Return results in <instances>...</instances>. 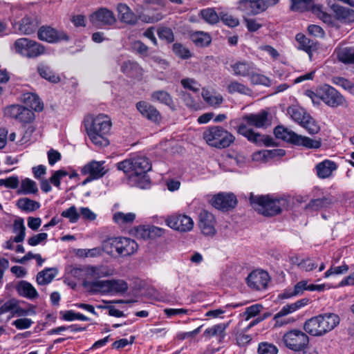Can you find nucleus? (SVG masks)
Segmentation results:
<instances>
[{"label": "nucleus", "instance_id": "nucleus-21", "mask_svg": "<svg viewBox=\"0 0 354 354\" xmlns=\"http://www.w3.org/2000/svg\"><path fill=\"white\" fill-rule=\"evenodd\" d=\"M198 225L202 233L205 236H213L216 233L214 216L207 210H202L198 216Z\"/></svg>", "mask_w": 354, "mask_h": 354}, {"label": "nucleus", "instance_id": "nucleus-58", "mask_svg": "<svg viewBox=\"0 0 354 354\" xmlns=\"http://www.w3.org/2000/svg\"><path fill=\"white\" fill-rule=\"evenodd\" d=\"M68 175V173L63 169L55 171L49 178L50 182L57 188L60 189L61 180L62 178Z\"/></svg>", "mask_w": 354, "mask_h": 354}, {"label": "nucleus", "instance_id": "nucleus-30", "mask_svg": "<svg viewBox=\"0 0 354 354\" xmlns=\"http://www.w3.org/2000/svg\"><path fill=\"white\" fill-rule=\"evenodd\" d=\"M228 324L221 323L205 329L203 336L206 338L216 337L218 342H222L226 336L225 330Z\"/></svg>", "mask_w": 354, "mask_h": 354}, {"label": "nucleus", "instance_id": "nucleus-41", "mask_svg": "<svg viewBox=\"0 0 354 354\" xmlns=\"http://www.w3.org/2000/svg\"><path fill=\"white\" fill-rule=\"evenodd\" d=\"M12 231L14 233L17 234V236L14 237L15 243H21L24 240L26 236V227L22 218H18L15 220L12 226Z\"/></svg>", "mask_w": 354, "mask_h": 354}, {"label": "nucleus", "instance_id": "nucleus-13", "mask_svg": "<svg viewBox=\"0 0 354 354\" xmlns=\"http://www.w3.org/2000/svg\"><path fill=\"white\" fill-rule=\"evenodd\" d=\"M6 116L14 118L22 124L31 123L35 120V113L32 110L22 105L12 104L4 110Z\"/></svg>", "mask_w": 354, "mask_h": 354}, {"label": "nucleus", "instance_id": "nucleus-40", "mask_svg": "<svg viewBox=\"0 0 354 354\" xmlns=\"http://www.w3.org/2000/svg\"><path fill=\"white\" fill-rule=\"evenodd\" d=\"M190 38L193 43L198 47L207 46L212 41L210 35L202 31L193 32Z\"/></svg>", "mask_w": 354, "mask_h": 354}, {"label": "nucleus", "instance_id": "nucleus-12", "mask_svg": "<svg viewBox=\"0 0 354 354\" xmlns=\"http://www.w3.org/2000/svg\"><path fill=\"white\" fill-rule=\"evenodd\" d=\"M236 131L239 134L246 138L248 141L258 146L265 145L270 147L274 145V141L271 136L255 132L252 129L248 127L244 123L240 124L237 127Z\"/></svg>", "mask_w": 354, "mask_h": 354}, {"label": "nucleus", "instance_id": "nucleus-18", "mask_svg": "<svg viewBox=\"0 0 354 354\" xmlns=\"http://www.w3.org/2000/svg\"><path fill=\"white\" fill-rule=\"evenodd\" d=\"M37 37L39 40L48 43H57L60 41L68 40V36L66 32L48 26H42L38 29Z\"/></svg>", "mask_w": 354, "mask_h": 354}, {"label": "nucleus", "instance_id": "nucleus-39", "mask_svg": "<svg viewBox=\"0 0 354 354\" xmlns=\"http://www.w3.org/2000/svg\"><path fill=\"white\" fill-rule=\"evenodd\" d=\"M55 268H45L38 272L37 275V282L39 285H46L50 283L57 274Z\"/></svg>", "mask_w": 354, "mask_h": 354}, {"label": "nucleus", "instance_id": "nucleus-32", "mask_svg": "<svg viewBox=\"0 0 354 354\" xmlns=\"http://www.w3.org/2000/svg\"><path fill=\"white\" fill-rule=\"evenodd\" d=\"M233 73L236 76L249 77L253 70L254 64L250 62L239 61L231 65Z\"/></svg>", "mask_w": 354, "mask_h": 354}, {"label": "nucleus", "instance_id": "nucleus-10", "mask_svg": "<svg viewBox=\"0 0 354 354\" xmlns=\"http://www.w3.org/2000/svg\"><path fill=\"white\" fill-rule=\"evenodd\" d=\"M312 94L332 108L343 106L346 102L344 97L337 89L328 84L320 86L317 88L316 93H312Z\"/></svg>", "mask_w": 354, "mask_h": 354}, {"label": "nucleus", "instance_id": "nucleus-47", "mask_svg": "<svg viewBox=\"0 0 354 354\" xmlns=\"http://www.w3.org/2000/svg\"><path fill=\"white\" fill-rule=\"evenodd\" d=\"M227 91L230 94L238 93L243 95H248L251 92V90L247 86L236 80L231 81L229 83Z\"/></svg>", "mask_w": 354, "mask_h": 354}, {"label": "nucleus", "instance_id": "nucleus-62", "mask_svg": "<svg viewBox=\"0 0 354 354\" xmlns=\"http://www.w3.org/2000/svg\"><path fill=\"white\" fill-rule=\"evenodd\" d=\"M180 83L185 88L194 93H198L200 90V84L194 79L185 78L181 80Z\"/></svg>", "mask_w": 354, "mask_h": 354}, {"label": "nucleus", "instance_id": "nucleus-29", "mask_svg": "<svg viewBox=\"0 0 354 354\" xmlns=\"http://www.w3.org/2000/svg\"><path fill=\"white\" fill-rule=\"evenodd\" d=\"M337 169L336 163L330 160H325L315 166L317 175L322 179L330 177Z\"/></svg>", "mask_w": 354, "mask_h": 354}, {"label": "nucleus", "instance_id": "nucleus-27", "mask_svg": "<svg viewBox=\"0 0 354 354\" xmlns=\"http://www.w3.org/2000/svg\"><path fill=\"white\" fill-rule=\"evenodd\" d=\"M118 17L121 22L129 24L136 25L138 22L136 15L124 3H119L117 7Z\"/></svg>", "mask_w": 354, "mask_h": 354}, {"label": "nucleus", "instance_id": "nucleus-25", "mask_svg": "<svg viewBox=\"0 0 354 354\" xmlns=\"http://www.w3.org/2000/svg\"><path fill=\"white\" fill-rule=\"evenodd\" d=\"M295 39L299 44L298 49L305 51L308 55L310 60L312 61L313 53L319 48V42L308 38L302 33H298Z\"/></svg>", "mask_w": 354, "mask_h": 354}, {"label": "nucleus", "instance_id": "nucleus-60", "mask_svg": "<svg viewBox=\"0 0 354 354\" xmlns=\"http://www.w3.org/2000/svg\"><path fill=\"white\" fill-rule=\"evenodd\" d=\"M259 354H277L278 348L272 344L261 342L259 344Z\"/></svg>", "mask_w": 354, "mask_h": 354}, {"label": "nucleus", "instance_id": "nucleus-11", "mask_svg": "<svg viewBox=\"0 0 354 354\" xmlns=\"http://www.w3.org/2000/svg\"><path fill=\"white\" fill-rule=\"evenodd\" d=\"M282 341L286 347L293 351L299 352L308 347L309 337L305 332L292 329L283 335Z\"/></svg>", "mask_w": 354, "mask_h": 354}, {"label": "nucleus", "instance_id": "nucleus-48", "mask_svg": "<svg viewBox=\"0 0 354 354\" xmlns=\"http://www.w3.org/2000/svg\"><path fill=\"white\" fill-rule=\"evenodd\" d=\"M307 288V281H301L297 283L293 290L285 291L283 294L281 295V298L282 299H288L294 296H297L304 292V290H306Z\"/></svg>", "mask_w": 354, "mask_h": 354}, {"label": "nucleus", "instance_id": "nucleus-46", "mask_svg": "<svg viewBox=\"0 0 354 354\" xmlns=\"http://www.w3.org/2000/svg\"><path fill=\"white\" fill-rule=\"evenodd\" d=\"M202 96L205 102L212 106H219L223 102V97L221 94L213 95L208 90H203Z\"/></svg>", "mask_w": 354, "mask_h": 354}, {"label": "nucleus", "instance_id": "nucleus-36", "mask_svg": "<svg viewBox=\"0 0 354 354\" xmlns=\"http://www.w3.org/2000/svg\"><path fill=\"white\" fill-rule=\"evenodd\" d=\"M23 102L32 111H41L43 109V104L39 96L33 93H26L22 97Z\"/></svg>", "mask_w": 354, "mask_h": 354}, {"label": "nucleus", "instance_id": "nucleus-35", "mask_svg": "<svg viewBox=\"0 0 354 354\" xmlns=\"http://www.w3.org/2000/svg\"><path fill=\"white\" fill-rule=\"evenodd\" d=\"M39 26L38 20L35 17H25L19 24V30L22 34L30 35L34 33Z\"/></svg>", "mask_w": 354, "mask_h": 354}, {"label": "nucleus", "instance_id": "nucleus-55", "mask_svg": "<svg viewBox=\"0 0 354 354\" xmlns=\"http://www.w3.org/2000/svg\"><path fill=\"white\" fill-rule=\"evenodd\" d=\"M332 82L337 86H341L343 89L354 93V83L350 80L342 77H333Z\"/></svg>", "mask_w": 354, "mask_h": 354}, {"label": "nucleus", "instance_id": "nucleus-50", "mask_svg": "<svg viewBox=\"0 0 354 354\" xmlns=\"http://www.w3.org/2000/svg\"><path fill=\"white\" fill-rule=\"evenodd\" d=\"M17 206L26 212H32L39 207V203L28 198H22L18 200Z\"/></svg>", "mask_w": 354, "mask_h": 354}, {"label": "nucleus", "instance_id": "nucleus-8", "mask_svg": "<svg viewBox=\"0 0 354 354\" xmlns=\"http://www.w3.org/2000/svg\"><path fill=\"white\" fill-rule=\"evenodd\" d=\"M290 10L304 12L310 11L325 24L333 25L334 19L331 15L324 11L323 6L316 4L315 0H290Z\"/></svg>", "mask_w": 354, "mask_h": 354}, {"label": "nucleus", "instance_id": "nucleus-44", "mask_svg": "<svg viewBox=\"0 0 354 354\" xmlns=\"http://www.w3.org/2000/svg\"><path fill=\"white\" fill-rule=\"evenodd\" d=\"M38 192V187L37 183L28 178H26L21 180L19 193L24 194H35Z\"/></svg>", "mask_w": 354, "mask_h": 354}, {"label": "nucleus", "instance_id": "nucleus-37", "mask_svg": "<svg viewBox=\"0 0 354 354\" xmlns=\"http://www.w3.org/2000/svg\"><path fill=\"white\" fill-rule=\"evenodd\" d=\"M333 203L332 198L323 196L322 198L311 199L306 206V209L317 211L328 207Z\"/></svg>", "mask_w": 354, "mask_h": 354}, {"label": "nucleus", "instance_id": "nucleus-45", "mask_svg": "<svg viewBox=\"0 0 354 354\" xmlns=\"http://www.w3.org/2000/svg\"><path fill=\"white\" fill-rule=\"evenodd\" d=\"M136 218V214L132 212L124 214L122 212H115L113 216V221L118 225L131 224Z\"/></svg>", "mask_w": 354, "mask_h": 354}, {"label": "nucleus", "instance_id": "nucleus-26", "mask_svg": "<svg viewBox=\"0 0 354 354\" xmlns=\"http://www.w3.org/2000/svg\"><path fill=\"white\" fill-rule=\"evenodd\" d=\"M82 270L84 272L86 279H92L95 281H97L98 279L112 274V270L106 266H86Z\"/></svg>", "mask_w": 354, "mask_h": 354}, {"label": "nucleus", "instance_id": "nucleus-2", "mask_svg": "<svg viewBox=\"0 0 354 354\" xmlns=\"http://www.w3.org/2000/svg\"><path fill=\"white\" fill-rule=\"evenodd\" d=\"M84 127L91 142L97 147H106L109 140L106 136L111 127L109 117L100 114L95 118H88L84 120Z\"/></svg>", "mask_w": 354, "mask_h": 354}, {"label": "nucleus", "instance_id": "nucleus-42", "mask_svg": "<svg viewBox=\"0 0 354 354\" xmlns=\"http://www.w3.org/2000/svg\"><path fill=\"white\" fill-rule=\"evenodd\" d=\"M287 111L291 118L298 122L300 125L309 115V113H306L304 109L297 106L288 107Z\"/></svg>", "mask_w": 354, "mask_h": 354}, {"label": "nucleus", "instance_id": "nucleus-4", "mask_svg": "<svg viewBox=\"0 0 354 354\" xmlns=\"http://www.w3.org/2000/svg\"><path fill=\"white\" fill-rule=\"evenodd\" d=\"M250 203L252 208L265 216H273L281 212L286 201L282 198H273L270 195H254L250 193Z\"/></svg>", "mask_w": 354, "mask_h": 354}, {"label": "nucleus", "instance_id": "nucleus-9", "mask_svg": "<svg viewBox=\"0 0 354 354\" xmlns=\"http://www.w3.org/2000/svg\"><path fill=\"white\" fill-rule=\"evenodd\" d=\"M15 51L28 58H36L46 53L44 45L28 38H19L14 44Z\"/></svg>", "mask_w": 354, "mask_h": 354}, {"label": "nucleus", "instance_id": "nucleus-5", "mask_svg": "<svg viewBox=\"0 0 354 354\" xmlns=\"http://www.w3.org/2000/svg\"><path fill=\"white\" fill-rule=\"evenodd\" d=\"M137 243L127 237H113L103 243L104 251L111 256L125 257L133 254L138 250Z\"/></svg>", "mask_w": 354, "mask_h": 354}, {"label": "nucleus", "instance_id": "nucleus-20", "mask_svg": "<svg viewBox=\"0 0 354 354\" xmlns=\"http://www.w3.org/2000/svg\"><path fill=\"white\" fill-rule=\"evenodd\" d=\"M90 20L96 26H111L116 21L113 12L106 8H99L91 14Z\"/></svg>", "mask_w": 354, "mask_h": 354}, {"label": "nucleus", "instance_id": "nucleus-1", "mask_svg": "<svg viewBox=\"0 0 354 354\" xmlns=\"http://www.w3.org/2000/svg\"><path fill=\"white\" fill-rule=\"evenodd\" d=\"M119 171H122L129 176L131 183L141 189H146L150 185V178L147 172L151 169L149 160L142 156H136L127 158L116 164Z\"/></svg>", "mask_w": 354, "mask_h": 354}, {"label": "nucleus", "instance_id": "nucleus-54", "mask_svg": "<svg viewBox=\"0 0 354 354\" xmlns=\"http://www.w3.org/2000/svg\"><path fill=\"white\" fill-rule=\"evenodd\" d=\"M249 79L252 84H260L266 86H269L270 85V78L264 75L256 73L254 70L251 73L249 76Z\"/></svg>", "mask_w": 354, "mask_h": 354}, {"label": "nucleus", "instance_id": "nucleus-6", "mask_svg": "<svg viewBox=\"0 0 354 354\" xmlns=\"http://www.w3.org/2000/svg\"><path fill=\"white\" fill-rule=\"evenodd\" d=\"M274 134L277 138L306 149H317L322 146L320 138L316 140L299 135L283 126L276 127L274 129Z\"/></svg>", "mask_w": 354, "mask_h": 354}, {"label": "nucleus", "instance_id": "nucleus-15", "mask_svg": "<svg viewBox=\"0 0 354 354\" xmlns=\"http://www.w3.org/2000/svg\"><path fill=\"white\" fill-rule=\"evenodd\" d=\"M91 286L111 294L124 293L128 290L127 283L122 279L93 281Z\"/></svg>", "mask_w": 354, "mask_h": 354}, {"label": "nucleus", "instance_id": "nucleus-52", "mask_svg": "<svg viewBox=\"0 0 354 354\" xmlns=\"http://www.w3.org/2000/svg\"><path fill=\"white\" fill-rule=\"evenodd\" d=\"M60 315H62L61 318L67 322H72L74 320H81V321H89L90 319L84 315L80 313H76L73 310L61 311Z\"/></svg>", "mask_w": 354, "mask_h": 354}, {"label": "nucleus", "instance_id": "nucleus-53", "mask_svg": "<svg viewBox=\"0 0 354 354\" xmlns=\"http://www.w3.org/2000/svg\"><path fill=\"white\" fill-rule=\"evenodd\" d=\"M61 216L67 218L71 223H77L80 218V214L75 205H72L69 208L64 210L61 213Z\"/></svg>", "mask_w": 354, "mask_h": 354}, {"label": "nucleus", "instance_id": "nucleus-19", "mask_svg": "<svg viewBox=\"0 0 354 354\" xmlns=\"http://www.w3.org/2000/svg\"><path fill=\"white\" fill-rule=\"evenodd\" d=\"M165 223L169 227L179 232H189L194 227V222L192 218L185 214L168 216L165 220Z\"/></svg>", "mask_w": 354, "mask_h": 354}, {"label": "nucleus", "instance_id": "nucleus-57", "mask_svg": "<svg viewBox=\"0 0 354 354\" xmlns=\"http://www.w3.org/2000/svg\"><path fill=\"white\" fill-rule=\"evenodd\" d=\"M158 35L160 39L165 40L167 43L174 41V35L172 30L167 27H162L158 30Z\"/></svg>", "mask_w": 354, "mask_h": 354}, {"label": "nucleus", "instance_id": "nucleus-43", "mask_svg": "<svg viewBox=\"0 0 354 354\" xmlns=\"http://www.w3.org/2000/svg\"><path fill=\"white\" fill-rule=\"evenodd\" d=\"M199 15L205 22L211 25L216 24L220 20V13L218 14L212 8L201 10Z\"/></svg>", "mask_w": 354, "mask_h": 354}, {"label": "nucleus", "instance_id": "nucleus-17", "mask_svg": "<svg viewBox=\"0 0 354 354\" xmlns=\"http://www.w3.org/2000/svg\"><path fill=\"white\" fill-rule=\"evenodd\" d=\"M210 203L216 209L227 212L236 207L237 199L232 193H218L212 198Z\"/></svg>", "mask_w": 354, "mask_h": 354}, {"label": "nucleus", "instance_id": "nucleus-14", "mask_svg": "<svg viewBox=\"0 0 354 354\" xmlns=\"http://www.w3.org/2000/svg\"><path fill=\"white\" fill-rule=\"evenodd\" d=\"M279 0H240L239 8L250 15H256L265 11L268 7L276 5Z\"/></svg>", "mask_w": 354, "mask_h": 354}, {"label": "nucleus", "instance_id": "nucleus-49", "mask_svg": "<svg viewBox=\"0 0 354 354\" xmlns=\"http://www.w3.org/2000/svg\"><path fill=\"white\" fill-rule=\"evenodd\" d=\"M140 70L139 64L133 61H124L121 65V71L127 76L132 77Z\"/></svg>", "mask_w": 354, "mask_h": 354}, {"label": "nucleus", "instance_id": "nucleus-61", "mask_svg": "<svg viewBox=\"0 0 354 354\" xmlns=\"http://www.w3.org/2000/svg\"><path fill=\"white\" fill-rule=\"evenodd\" d=\"M220 19L223 22L225 25L231 28L236 27L239 24V21L238 19L226 12H220Z\"/></svg>", "mask_w": 354, "mask_h": 354}, {"label": "nucleus", "instance_id": "nucleus-24", "mask_svg": "<svg viewBox=\"0 0 354 354\" xmlns=\"http://www.w3.org/2000/svg\"><path fill=\"white\" fill-rule=\"evenodd\" d=\"M136 108L141 115L153 122L158 123L161 120L159 111L153 105L145 101H140L136 104Z\"/></svg>", "mask_w": 354, "mask_h": 354}, {"label": "nucleus", "instance_id": "nucleus-3", "mask_svg": "<svg viewBox=\"0 0 354 354\" xmlns=\"http://www.w3.org/2000/svg\"><path fill=\"white\" fill-rule=\"evenodd\" d=\"M339 321L337 315L324 313L307 319L304 324V330L312 336L321 337L334 329Z\"/></svg>", "mask_w": 354, "mask_h": 354}, {"label": "nucleus", "instance_id": "nucleus-16", "mask_svg": "<svg viewBox=\"0 0 354 354\" xmlns=\"http://www.w3.org/2000/svg\"><path fill=\"white\" fill-rule=\"evenodd\" d=\"M270 278L268 273L263 270L252 271L246 278L248 286L254 290H265Z\"/></svg>", "mask_w": 354, "mask_h": 354}, {"label": "nucleus", "instance_id": "nucleus-33", "mask_svg": "<svg viewBox=\"0 0 354 354\" xmlns=\"http://www.w3.org/2000/svg\"><path fill=\"white\" fill-rule=\"evenodd\" d=\"M37 71L41 77L50 83L57 84L61 80L59 75L55 73L49 66L44 63L37 65Z\"/></svg>", "mask_w": 354, "mask_h": 354}, {"label": "nucleus", "instance_id": "nucleus-22", "mask_svg": "<svg viewBox=\"0 0 354 354\" xmlns=\"http://www.w3.org/2000/svg\"><path fill=\"white\" fill-rule=\"evenodd\" d=\"M268 115L269 113L266 110H261L258 113H250L243 115V120L249 126H253L257 128H266L271 124Z\"/></svg>", "mask_w": 354, "mask_h": 354}, {"label": "nucleus", "instance_id": "nucleus-59", "mask_svg": "<svg viewBox=\"0 0 354 354\" xmlns=\"http://www.w3.org/2000/svg\"><path fill=\"white\" fill-rule=\"evenodd\" d=\"M349 267L347 264L343 263L339 266H331L325 273L324 277L327 278L333 274H343L348 272Z\"/></svg>", "mask_w": 354, "mask_h": 354}, {"label": "nucleus", "instance_id": "nucleus-56", "mask_svg": "<svg viewBox=\"0 0 354 354\" xmlns=\"http://www.w3.org/2000/svg\"><path fill=\"white\" fill-rule=\"evenodd\" d=\"M172 49L175 55L182 59H186L191 57L190 51L181 44H174Z\"/></svg>", "mask_w": 354, "mask_h": 354}, {"label": "nucleus", "instance_id": "nucleus-31", "mask_svg": "<svg viewBox=\"0 0 354 354\" xmlns=\"http://www.w3.org/2000/svg\"><path fill=\"white\" fill-rule=\"evenodd\" d=\"M151 100L153 102H158L159 103L163 104L169 107L173 111L176 109L171 95L166 91L157 90L153 91L151 94Z\"/></svg>", "mask_w": 354, "mask_h": 354}, {"label": "nucleus", "instance_id": "nucleus-23", "mask_svg": "<svg viewBox=\"0 0 354 354\" xmlns=\"http://www.w3.org/2000/svg\"><path fill=\"white\" fill-rule=\"evenodd\" d=\"M104 161L92 160L86 164L81 169L82 175H90L95 179H99L103 177L107 172L105 169Z\"/></svg>", "mask_w": 354, "mask_h": 354}, {"label": "nucleus", "instance_id": "nucleus-51", "mask_svg": "<svg viewBox=\"0 0 354 354\" xmlns=\"http://www.w3.org/2000/svg\"><path fill=\"white\" fill-rule=\"evenodd\" d=\"M301 126L304 127L308 133L312 135L316 134L320 131L319 125L310 114L307 116Z\"/></svg>", "mask_w": 354, "mask_h": 354}, {"label": "nucleus", "instance_id": "nucleus-34", "mask_svg": "<svg viewBox=\"0 0 354 354\" xmlns=\"http://www.w3.org/2000/svg\"><path fill=\"white\" fill-rule=\"evenodd\" d=\"M16 290L19 295L30 299H35L39 296L36 289L26 281H19L16 286Z\"/></svg>", "mask_w": 354, "mask_h": 354}, {"label": "nucleus", "instance_id": "nucleus-28", "mask_svg": "<svg viewBox=\"0 0 354 354\" xmlns=\"http://www.w3.org/2000/svg\"><path fill=\"white\" fill-rule=\"evenodd\" d=\"M331 9L337 20L343 23L354 22V10L345 8L338 4H333Z\"/></svg>", "mask_w": 354, "mask_h": 354}, {"label": "nucleus", "instance_id": "nucleus-64", "mask_svg": "<svg viewBox=\"0 0 354 354\" xmlns=\"http://www.w3.org/2000/svg\"><path fill=\"white\" fill-rule=\"evenodd\" d=\"M149 225H140L135 228V234L138 239H150Z\"/></svg>", "mask_w": 354, "mask_h": 354}, {"label": "nucleus", "instance_id": "nucleus-7", "mask_svg": "<svg viewBox=\"0 0 354 354\" xmlns=\"http://www.w3.org/2000/svg\"><path fill=\"white\" fill-rule=\"evenodd\" d=\"M203 138L209 146L220 149L230 147L235 140L234 136L221 126L209 127L203 132Z\"/></svg>", "mask_w": 354, "mask_h": 354}, {"label": "nucleus", "instance_id": "nucleus-63", "mask_svg": "<svg viewBox=\"0 0 354 354\" xmlns=\"http://www.w3.org/2000/svg\"><path fill=\"white\" fill-rule=\"evenodd\" d=\"M17 307V304L14 301H10L6 302L3 306H1V313L12 310H14V313L18 315H23L25 313V311L23 309Z\"/></svg>", "mask_w": 354, "mask_h": 354}, {"label": "nucleus", "instance_id": "nucleus-38", "mask_svg": "<svg viewBox=\"0 0 354 354\" xmlns=\"http://www.w3.org/2000/svg\"><path fill=\"white\" fill-rule=\"evenodd\" d=\"M337 57L339 62L346 64H354V47H344L337 52Z\"/></svg>", "mask_w": 354, "mask_h": 354}]
</instances>
